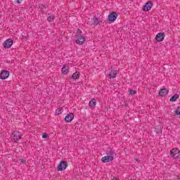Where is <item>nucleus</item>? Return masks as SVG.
Instances as JSON below:
<instances>
[{
  "instance_id": "f257e3e1",
  "label": "nucleus",
  "mask_w": 180,
  "mask_h": 180,
  "mask_svg": "<svg viewBox=\"0 0 180 180\" xmlns=\"http://www.w3.org/2000/svg\"><path fill=\"white\" fill-rule=\"evenodd\" d=\"M12 141L13 143H18L19 140H22V133L19 131H14L13 132Z\"/></svg>"
},
{
  "instance_id": "f03ea898",
  "label": "nucleus",
  "mask_w": 180,
  "mask_h": 180,
  "mask_svg": "<svg viewBox=\"0 0 180 180\" xmlns=\"http://www.w3.org/2000/svg\"><path fill=\"white\" fill-rule=\"evenodd\" d=\"M170 157L173 160H178L180 157V150L177 148H174L170 150Z\"/></svg>"
},
{
  "instance_id": "7ed1b4c3",
  "label": "nucleus",
  "mask_w": 180,
  "mask_h": 180,
  "mask_svg": "<svg viewBox=\"0 0 180 180\" xmlns=\"http://www.w3.org/2000/svg\"><path fill=\"white\" fill-rule=\"evenodd\" d=\"M73 40L75 41V43H77V44H84V43H85V40H86V39L84 37V35H75Z\"/></svg>"
},
{
  "instance_id": "20e7f679",
  "label": "nucleus",
  "mask_w": 180,
  "mask_h": 180,
  "mask_svg": "<svg viewBox=\"0 0 180 180\" xmlns=\"http://www.w3.org/2000/svg\"><path fill=\"white\" fill-rule=\"evenodd\" d=\"M116 19H117V13L112 11L109 13L108 16V22H110V23H113V22H115Z\"/></svg>"
},
{
  "instance_id": "39448f33",
  "label": "nucleus",
  "mask_w": 180,
  "mask_h": 180,
  "mask_svg": "<svg viewBox=\"0 0 180 180\" xmlns=\"http://www.w3.org/2000/svg\"><path fill=\"white\" fill-rule=\"evenodd\" d=\"M68 167V163L66 161L62 160L57 167L58 171H64Z\"/></svg>"
},
{
  "instance_id": "423d86ee",
  "label": "nucleus",
  "mask_w": 180,
  "mask_h": 180,
  "mask_svg": "<svg viewBox=\"0 0 180 180\" xmlns=\"http://www.w3.org/2000/svg\"><path fill=\"white\" fill-rule=\"evenodd\" d=\"M153 5L154 4H153V2L148 1L145 3V4L143 5L142 11H143V12H148V11H151V8H153Z\"/></svg>"
},
{
  "instance_id": "0eeeda50",
  "label": "nucleus",
  "mask_w": 180,
  "mask_h": 180,
  "mask_svg": "<svg viewBox=\"0 0 180 180\" xmlns=\"http://www.w3.org/2000/svg\"><path fill=\"white\" fill-rule=\"evenodd\" d=\"M13 46V39H8L3 43V47L4 49H11Z\"/></svg>"
},
{
  "instance_id": "6e6552de",
  "label": "nucleus",
  "mask_w": 180,
  "mask_h": 180,
  "mask_svg": "<svg viewBox=\"0 0 180 180\" xmlns=\"http://www.w3.org/2000/svg\"><path fill=\"white\" fill-rule=\"evenodd\" d=\"M11 74V72L6 70H3L0 72V79H8L9 77V75Z\"/></svg>"
},
{
  "instance_id": "1a4fd4ad",
  "label": "nucleus",
  "mask_w": 180,
  "mask_h": 180,
  "mask_svg": "<svg viewBox=\"0 0 180 180\" xmlns=\"http://www.w3.org/2000/svg\"><path fill=\"white\" fill-rule=\"evenodd\" d=\"M164 39H165V34L164 32L158 33L155 37V40H156L158 43L164 41Z\"/></svg>"
},
{
  "instance_id": "9d476101",
  "label": "nucleus",
  "mask_w": 180,
  "mask_h": 180,
  "mask_svg": "<svg viewBox=\"0 0 180 180\" xmlns=\"http://www.w3.org/2000/svg\"><path fill=\"white\" fill-rule=\"evenodd\" d=\"M74 120V113L69 112L65 117V122L67 123H71Z\"/></svg>"
},
{
  "instance_id": "9b49d317",
  "label": "nucleus",
  "mask_w": 180,
  "mask_h": 180,
  "mask_svg": "<svg viewBox=\"0 0 180 180\" xmlns=\"http://www.w3.org/2000/svg\"><path fill=\"white\" fill-rule=\"evenodd\" d=\"M115 160V158L113 156H104L101 158V162H103L104 164H106V162H110Z\"/></svg>"
},
{
  "instance_id": "f8f14e48",
  "label": "nucleus",
  "mask_w": 180,
  "mask_h": 180,
  "mask_svg": "<svg viewBox=\"0 0 180 180\" xmlns=\"http://www.w3.org/2000/svg\"><path fill=\"white\" fill-rule=\"evenodd\" d=\"M169 93V91L167 90V88H162L159 91V96H162V98H164Z\"/></svg>"
},
{
  "instance_id": "ddd939ff",
  "label": "nucleus",
  "mask_w": 180,
  "mask_h": 180,
  "mask_svg": "<svg viewBox=\"0 0 180 180\" xmlns=\"http://www.w3.org/2000/svg\"><path fill=\"white\" fill-rule=\"evenodd\" d=\"M117 75V70H111L109 74L108 75V78L110 79H112L113 78H116V76Z\"/></svg>"
},
{
  "instance_id": "4468645a",
  "label": "nucleus",
  "mask_w": 180,
  "mask_h": 180,
  "mask_svg": "<svg viewBox=\"0 0 180 180\" xmlns=\"http://www.w3.org/2000/svg\"><path fill=\"white\" fill-rule=\"evenodd\" d=\"M62 74H65L67 75L70 72V67L67 66V65H63V68H62Z\"/></svg>"
},
{
  "instance_id": "2eb2a0df",
  "label": "nucleus",
  "mask_w": 180,
  "mask_h": 180,
  "mask_svg": "<svg viewBox=\"0 0 180 180\" xmlns=\"http://www.w3.org/2000/svg\"><path fill=\"white\" fill-rule=\"evenodd\" d=\"M93 23L94 25H95L96 26L101 25V23H102V21L99 20V18H96V16L95 15L93 19Z\"/></svg>"
},
{
  "instance_id": "dca6fc26",
  "label": "nucleus",
  "mask_w": 180,
  "mask_h": 180,
  "mask_svg": "<svg viewBox=\"0 0 180 180\" xmlns=\"http://www.w3.org/2000/svg\"><path fill=\"white\" fill-rule=\"evenodd\" d=\"M89 108H95L96 106V99L92 98L89 103Z\"/></svg>"
},
{
  "instance_id": "f3484780",
  "label": "nucleus",
  "mask_w": 180,
  "mask_h": 180,
  "mask_svg": "<svg viewBox=\"0 0 180 180\" xmlns=\"http://www.w3.org/2000/svg\"><path fill=\"white\" fill-rule=\"evenodd\" d=\"M80 75L81 74L79 73V72H74L72 75V79H73V81H76V79H79Z\"/></svg>"
},
{
  "instance_id": "a211bd4d",
  "label": "nucleus",
  "mask_w": 180,
  "mask_h": 180,
  "mask_svg": "<svg viewBox=\"0 0 180 180\" xmlns=\"http://www.w3.org/2000/svg\"><path fill=\"white\" fill-rule=\"evenodd\" d=\"M179 99V94H174V96L170 98L169 101L170 102H176V100Z\"/></svg>"
},
{
  "instance_id": "6ab92c4d",
  "label": "nucleus",
  "mask_w": 180,
  "mask_h": 180,
  "mask_svg": "<svg viewBox=\"0 0 180 180\" xmlns=\"http://www.w3.org/2000/svg\"><path fill=\"white\" fill-rule=\"evenodd\" d=\"M155 131H156L157 134H160V133H162V127L160 125L156 126Z\"/></svg>"
},
{
  "instance_id": "aec40b11",
  "label": "nucleus",
  "mask_w": 180,
  "mask_h": 180,
  "mask_svg": "<svg viewBox=\"0 0 180 180\" xmlns=\"http://www.w3.org/2000/svg\"><path fill=\"white\" fill-rule=\"evenodd\" d=\"M106 154L108 155V157H113V155L116 154V152H115L113 150H110L107 151Z\"/></svg>"
},
{
  "instance_id": "412c9836",
  "label": "nucleus",
  "mask_w": 180,
  "mask_h": 180,
  "mask_svg": "<svg viewBox=\"0 0 180 180\" xmlns=\"http://www.w3.org/2000/svg\"><path fill=\"white\" fill-rule=\"evenodd\" d=\"M54 19H56V15H51L48 16V18H47L48 22H53V20H54Z\"/></svg>"
},
{
  "instance_id": "4be33fe9",
  "label": "nucleus",
  "mask_w": 180,
  "mask_h": 180,
  "mask_svg": "<svg viewBox=\"0 0 180 180\" xmlns=\"http://www.w3.org/2000/svg\"><path fill=\"white\" fill-rule=\"evenodd\" d=\"M129 95H136L137 94V91L133 90L132 89H129L128 90Z\"/></svg>"
},
{
  "instance_id": "5701e85b",
  "label": "nucleus",
  "mask_w": 180,
  "mask_h": 180,
  "mask_svg": "<svg viewBox=\"0 0 180 180\" xmlns=\"http://www.w3.org/2000/svg\"><path fill=\"white\" fill-rule=\"evenodd\" d=\"M63 108H58L56 110V115H61L63 113Z\"/></svg>"
},
{
  "instance_id": "b1692460",
  "label": "nucleus",
  "mask_w": 180,
  "mask_h": 180,
  "mask_svg": "<svg viewBox=\"0 0 180 180\" xmlns=\"http://www.w3.org/2000/svg\"><path fill=\"white\" fill-rule=\"evenodd\" d=\"M82 36V31L79 28L77 30L75 36Z\"/></svg>"
},
{
  "instance_id": "393cba45",
  "label": "nucleus",
  "mask_w": 180,
  "mask_h": 180,
  "mask_svg": "<svg viewBox=\"0 0 180 180\" xmlns=\"http://www.w3.org/2000/svg\"><path fill=\"white\" fill-rule=\"evenodd\" d=\"M174 115L176 116L180 115V107H177V109L174 111Z\"/></svg>"
},
{
  "instance_id": "a878e982",
  "label": "nucleus",
  "mask_w": 180,
  "mask_h": 180,
  "mask_svg": "<svg viewBox=\"0 0 180 180\" xmlns=\"http://www.w3.org/2000/svg\"><path fill=\"white\" fill-rule=\"evenodd\" d=\"M39 9H41V11H43V9H46L47 7H46V6L43 5V4H40L39 6Z\"/></svg>"
},
{
  "instance_id": "bb28decb",
  "label": "nucleus",
  "mask_w": 180,
  "mask_h": 180,
  "mask_svg": "<svg viewBox=\"0 0 180 180\" xmlns=\"http://www.w3.org/2000/svg\"><path fill=\"white\" fill-rule=\"evenodd\" d=\"M42 139H49V134L47 133H44L42 134Z\"/></svg>"
},
{
  "instance_id": "cd10ccee",
  "label": "nucleus",
  "mask_w": 180,
  "mask_h": 180,
  "mask_svg": "<svg viewBox=\"0 0 180 180\" xmlns=\"http://www.w3.org/2000/svg\"><path fill=\"white\" fill-rule=\"evenodd\" d=\"M20 164H26V160L25 159H20Z\"/></svg>"
},
{
  "instance_id": "c85d7f7f",
  "label": "nucleus",
  "mask_w": 180,
  "mask_h": 180,
  "mask_svg": "<svg viewBox=\"0 0 180 180\" xmlns=\"http://www.w3.org/2000/svg\"><path fill=\"white\" fill-rule=\"evenodd\" d=\"M22 0H16L17 4H22Z\"/></svg>"
},
{
  "instance_id": "c756f323",
  "label": "nucleus",
  "mask_w": 180,
  "mask_h": 180,
  "mask_svg": "<svg viewBox=\"0 0 180 180\" xmlns=\"http://www.w3.org/2000/svg\"><path fill=\"white\" fill-rule=\"evenodd\" d=\"M137 162H140V160L139 159H135Z\"/></svg>"
},
{
  "instance_id": "7c9ffc66",
  "label": "nucleus",
  "mask_w": 180,
  "mask_h": 180,
  "mask_svg": "<svg viewBox=\"0 0 180 180\" xmlns=\"http://www.w3.org/2000/svg\"><path fill=\"white\" fill-rule=\"evenodd\" d=\"M22 39H26V37H22Z\"/></svg>"
}]
</instances>
